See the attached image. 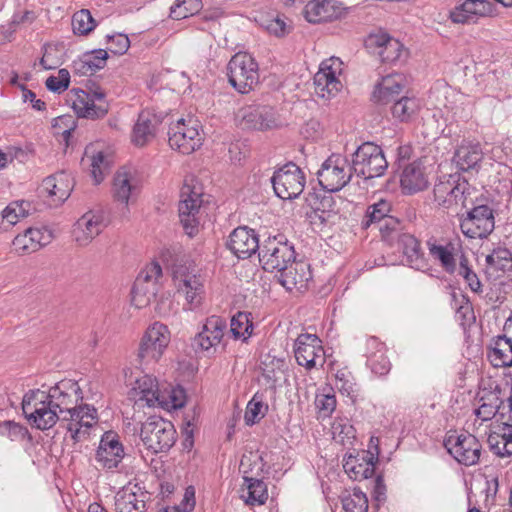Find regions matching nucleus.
I'll use <instances>...</instances> for the list:
<instances>
[{
    "mask_svg": "<svg viewBox=\"0 0 512 512\" xmlns=\"http://www.w3.org/2000/svg\"><path fill=\"white\" fill-rule=\"evenodd\" d=\"M226 70L229 84L241 94H248L259 83L258 63L248 53L233 55Z\"/></svg>",
    "mask_w": 512,
    "mask_h": 512,
    "instance_id": "nucleus-4",
    "label": "nucleus"
},
{
    "mask_svg": "<svg viewBox=\"0 0 512 512\" xmlns=\"http://www.w3.org/2000/svg\"><path fill=\"white\" fill-rule=\"evenodd\" d=\"M391 204L387 200L381 199L378 202L369 205L361 221V227L368 229L371 226H378L381 222L390 216Z\"/></svg>",
    "mask_w": 512,
    "mask_h": 512,
    "instance_id": "nucleus-46",
    "label": "nucleus"
},
{
    "mask_svg": "<svg viewBox=\"0 0 512 512\" xmlns=\"http://www.w3.org/2000/svg\"><path fill=\"white\" fill-rule=\"evenodd\" d=\"M488 444L493 453L499 457L512 455V424L503 423L488 436Z\"/></svg>",
    "mask_w": 512,
    "mask_h": 512,
    "instance_id": "nucleus-40",
    "label": "nucleus"
},
{
    "mask_svg": "<svg viewBox=\"0 0 512 512\" xmlns=\"http://www.w3.org/2000/svg\"><path fill=\"white\" fill-rule=\"evenodd\" d=\"M367 366L379 376H384L391 369V362L386 355L384 343L377 338L371 337L367 340Z\"/></svg>",
    "mask_w": 512,
    "mask_h": 512,
    "instance_id": "nucleus-34",
    "label": "nucleus"
},
{
    "mask_svg": "<svg viewBox=\"0 0 512 512\" xmlns=\"http://www.w3.org/2000/svg\"><path fill=\"white\" fill-rule=\"evenodd\" d=\"M372 497L378 505L386 500V486L381 475H378L374 480Z\"/></svg>",
    "mask_w": 512,
    "mask_h": 512,
    "instance_id": "nucleus-63",
    "label": "nucleus"
},
{
    "mask_svg": "<svg viewBox=\"0 0 512 512\" xmlns=\"http://www.w3.org/2000/svg\"><path fill=\"white\" fill-rule=\"evenodd\" d=\"M244 480L247 485V492L242 495V498L246 504L251 506L264 504L268 498L266 484L255 478L245 477Z\"/></svg>",
    "mask_w": 512,
    "mask_h": 512,
    "instance_id": "nucleus-47",
    "label": "nucleus"
},
{
    "mask_svg": "<svg viewBox=\"0 0 512 512\" xmlns=\"http://www.w3.org/2000/svg\"><path fill=\"white\" fill-rule=\"evenodd\" d=\"M493 5L488 0H465L450 11V19L457 24L470 22L474 16L485 17L491 15Z\"/></svg>",
    "mask_w": 512,
    "mask_h": 512,
    "instance_id": "nucleus-31",
    "label": "nucleus"
},
{
    "mask_svg": "<svg viewBox=\"0 0 512 512\" xmlns=\"http://www.w3.org/2000/svg\"><path fill=\"white\" fill-rule=\"evenodd\" d=\"M487 356L496 368L512 366V339L505 335L492 339Z\"/></svg>",
    "mask_w": 512,
    "mask_h": 512,
    "instance_id": "nucleus-36",
    "label": "nucleus"
},
{
    "mask_svg": "<svg viewBox=\"0 0 512 512\" xmlns=\"http://www.w3.org/2000/svg\"><path fill=\"white\" fill-rule=\"evenodd\" d=\"M131 396L139 407H153L156 403L164 404L160 398L157 381L150 375H144L135 381Z\"/></svg>",
    "mask_w": 512,
    "mask_h": 512,
    "instance_id": "nucleus-29",
    "label": "nucleus"
},
{
    "mask_svg": "<svg viewBox=\"0 0 512 512\" xmlns=\"http://www.w3.org/2000/svg\"><path fill=\"white\" fill-rule=\"evenodd\" d=\"M227 247L239 259H246L260 251L261 244L253 229L238 227L230 234Z\"/></svg>",
    "mask_w": 512,
    "mask_h": 512,
    "instance_id": "nucleus-23",
    "label": "nucleus"
},
{
    "mask_svg": "<svg viewBox=\"0 0 512 512\" xmlns=\"http://www.w3.org/2000/svg\"><path fill=\"white\" fill-rule=\"evenodd\" d=\"M468 182L460 181L459 176L450 175L447 180H440L433 189L434 200L439 206L451 209L458 204L465 206Z\"/></svg>",
    "mask_w": 512,
    "mask_h": 512,
    "instance_id": "nucleus-19",
    "label": "nucleus"
},
{
    "mask_svg": "<svg viewBox=\"0 0 512 512\" xmlns=\"http://www.w3.org/2000/svg\"><path fill=\"white\" fill-rule=\"evenodd\" d=\"M350 165L353 174L365 180L381 177L388 168L381 147L372 142H364L356 149Z\"/></svg>",
    "mask_w": 512,
    "mask_h": 512,
    "instance_id": "nucleus-6",
    "label": "nucleus"
},
{
    "mask_svg": "<svg viewBox=\"0 0 512 512\" xmlns=\"http://www.w3.org/2000/svg\"><path fill=\"white\" fill-rule=\"evenodd\" d=\"M398 244L407 265L416 270L428 269V260L421 248V242L413 234L407 232L399 234Z\"/></svg>",
    "mask_w": 512,
    "mask_h": 512,
    "instance_id": "nucleus-27",
    "label": "nucleus"
},
{
    "mask_svg": "<svg viewBox=\"0 0 512 512\" xmlns=\"http://www.w3.org/2000/svg\"><path fill=\"white\" fill-rule=\"evenodd\" d=\"M341 61L330 58L320 64L318 72L314 75L315 93L322 98H329L340 91L342 84L337 78Z\"/></svg>",
    "mask_w": 512,
    "mask_h": 512,
    "instance_id": "nucleus-20",
    "label": "nucleus"
},
{
    "mask_svg": "<svg viewBox=\"0 0 512 512\" xmlns=\"http://www.w3.org/2000/svg\"><path fill=\"white\" fill-rule=\"evenodd\" d=\"M253 332V323L251 314L246 312H238L235 314L230 323V333L235 340L246 341Z\"/></svg>",
    "mask_w": 512,
    "mask_h": 512,
    "instance_id": "nucleus-48",
    "label": "nucleus"
},
{
    "mask_svg": "<svg viewBox=\"0 0 512 512\" xmlns=\"http://www.w3.org/2000/svg\"><path fill=\"white\" fill-rule=\"evenodd\" d=\"M294 354L297 363L308 370L323 367L326 362L322 341L316 334H300L294 343Z\"/></svg>",
    "mask_w": 512,
    "mask_h": 512,
    "instance_id": "nucleus-16",
    "label": "nucleus"
},
{
    "mask_svg": "<svg viewBox=\"0 0 512 512\" xmlns=\"http://www.w3.org/2000/svg\"><path fill=\"white\" fill-rule=\"evenodd\" d=\"M486 263L488 269L502 272H512V253L506 248L495 249L487 255Z\"/></svg>",
    "mask_w": 512,
    "mask_h": 512,
    "instance_id": "nucleus-51",
    "label": "nucleus"
},
{
    "mask_svg": "<svg viewBox=\"0 0 512 512\" xmlns=\"http://www.w3.org/2000/svg\"><path fill=\"white\" fill-rule=\"evenodd\" d=\"M108 53L104 49H94L83 53L73 62V69L81 75H92L105 67Z\"/></svg>",
    "mask_w": 512,
    "mask_h": 512,
    "instance_id": "nucleus-37",
    "label": "nucleus"
},
{
    "mask_svg": "<svg viewBox=\"0 0 512 512\" xmlns=\"http://www.w3.org/2000/svg\"><path fill=\"white\" fill-rule=\"evenodd\" d=\"M353 172L348 161L340 155H331L317 172L319 184L329 192L340 191L351 180Z\"/></svg>",
    "mask_w": 512,
    "mask_h": 512,
    "instance_id": "nucleus-9",
    "label": "nucleus"
},
{
    "mask_svg": "<svg viewBox=\"0 0 512 512\" xmlns=\"http://www.w3.org/2000/svg\"><path fill=\"white\" fill-rule=\"evenodd\" d=\"M201 0H176L170 8V17L181 20L193 16L202 9Z\"/></svg>",
    "mask_w": 512,
    "mask_h": 512,
    "instance_id": "nucleus-52",
    "label": "nucleus"
},
{
    "mask_svg": "<svg viewBox=\"0 0 512 512\" xmlns=\"http://www.w3.org/2000/svg\"><path fill=\"white\" fill-rule=\"evenodd\" d=\"M403 88V77L400 74H390L382 78L376 86L373 97L378 101H391L394 95L401 92Z\"/></svg>",
    "mask_w": 512,
    "mask_h": 512,
    "instance_id": "nucleus-43",
    "label": "nucleus"
},
{
    "mask_svg": "<svg viewBox=\"0 0 512 512\" xmlns=\"http://www.w3.org/2000/svg\"><path fill=\"white\" fill-rule=\"evenodd\" d=\"M315 405L323 417L330 416L336 407V397L333 394H318Z\"/></svg>",
    "mask_w": 512,
    "mask_h": 512,
    "instance_id": "nucleus-59",
    "label": "nucleus"
},
{
    "mask_svg": "<svg viewBox=\"0 0 512 512\" xmlns=\"http://www.w3.org/2000/svg\"><path fill=\"white\" fill-rule=\"evenodd\" d=\"M483 159V151L479 143L463 140L455 149L453 163L462 171L478 169Z\"/></svg>",
    "mask_w": 512,
    "mask_h": 512,
    "instance_id": "nucleus-32",
    "label": "nucleus"
},
{
    "mask_svg": "<svg viewBox=\"0 0 512 512\" xmlns=\"http://www.w3.org/2000/svg\"><path fill=\"white\" fill-rule=\"evenodd\" d=\"M343 7L336 0H309L304 7V17L310 23L330 22L343 15Z\"/></svg>",
    "mask_w": 512,
    "mask_h": 512,
    "instance_id": "nucleus-25",
    "label": "nucleus"
},
{
    "mask_svg": "<svg viewBox=\"0 0 512 512\" xmlns=\"http://www.w3.org/2000/svg\"><path fill=\"white\" fill-rule=\"evenodd\" d=\"M482 404L475 410V414L482 421L491 420L500 409H504V401H502L496 393H489L481 398Z\"/></svg>",
    "mask_w": 512,
    "mask_h": 512,
    "instance_id": "nucleus-49",
    "label": "nucleus"
},
{
    "mask_svg": "<svg viewBox=\"0 0 512 512\" xmlns=\"http://www.w3.org/2000/svg\"><path fill=\"white\" fill-rule=\"evenodd\" d=\"M25 231L28 235H30V240L33 241L37 250L47 245L51 241V232L46 228H28Z\"/></svg>",
    "mask_w": 512,
    "mask_h": 512,
    "instance_id": "nucleus-62",
    "label": "nucleus"
},
{
    "mask_svg": "<svg viewBox=\"0 0 512 512\" xmlns=\"http://www.w3.org/2000/svg\"><path fill=\"white\" fill-rule=\"evenodd\" d=\"M458 275L462 276L473 292H481L482 285L478 276L468 266V259L464 254L459 256V266L456 269Z\"/></svg>",
    "mask_w": 512,
    "mask_h": 512,
    "instance_id": "nucleus-57",
    "label": "nucleus"
},
{
    "mask_svg": "<svg viewBox=\"0 0 512 512\" xmlns=\"http://www.w3.org/2000/svg\"><path fill=\"white\" fill-rule=\"evenodd\" d=\"M226 327V320L220 316L212 315L207 318L202 331L194 337L193 346L196 351L208 352L217 346L224 336Z\"/></svg>",
    "mask_w": 512,
    "mask_h": 512,
    "instance_id": "nucleus-21",
    "label": "nucleus"
},
{
    "mask_svg": "<svg viewBox=\"0 0 512 512\" xmlns=\"http://www.w3.org/2000/svg\"><path fill=\"white\" fill-rule=\"evenodd\" d=\"M103 220L100 216L92 213L84 214L73 226L72 238L80 246H86L93 238L101 233L104 228Z\"/></svg>",
    "mask_w": 512,
    "mask_h": 512,
    "instance_id": "nucleus-30",
    "label": "nucleus"
},
{
    "mask_svg": "<svg viewBox=\"0 0 512 512\" xmlns=\"http://www.w3.org/2000/svg\"><path fill=\"white\" fill-rule=\"evenodd\" d=\"M13 248L18 255L30 254L37 251V248L32 240H30V235L26 233L17 235L12 241Z\"/></svg>",
    "mask_w": 512,
    "mask_h": 512,
    "instance_id": "nucleus-60",
    "label": "nucleus"
},
{
    "mask_svg": "<svg viewBox=\"0 0 512 512\" xmlns=\"http://www.w3.org/2000/svg\"><path fill=\"white\" fill-rule=\"evenodd\" d=\"M420 109L421 101L418 98L405 96L393 103L391 113L400 122H410L417 117Z\"/></svg>",
    "mask_w": 512,
    "mask_h": 512,
    "instance_id": "nucleus-42",
    "label": "nucleus"
},
{
    "mask_svg": "<svg viewBox=\"0 0 512 512\" xmlns=\"http://www.w3.org/2000/svg\"><path fill=\"white\" fill-rule=\"evenodd\" d=\"M107 42L110 43L109 50L114 54L122 55L129 49V38L124 34L107 35Z\"/></svg>",
    "mask_w": 512,
    "mask_h": 512,
    "instance_id": "nucleus-61",
    "label": "nucleus"
},
{
    "mask_svg": "<svg viewBox=\"0 0 512 512\" xmlns=\"http://www.w3.org/2000/svg\"><path fill=\"white\" fill-rule=\"evenodd\" d=\"M160 119L149 110L142 111L133 128L132 141L137 146H144L155 136Z\"/></svg>",
    "mask_w": 512,
    "mask_h": 512,
    "instance_id": "nucleus-35",
    "label": "nucleus"
},
{
    "mask_svg": "<svg viewBox=\"0 0 512 512\" xmlns=\"http://www.w3.org/2000/svg\"><path fill=\"white\" fill-rule=\"evenodd\" d=\"M444 446L448 453L460 464L472 466L478 463L481 455V444L472 434L449 435Z\"/></svg>",
    "mask_w": 512,
    "mask_h": 512,
    "instance_id": "nucleus-15",
    "label": "nucleus"
},
{
    "mask_svg": "<svg viewBox=\"0 0 512 512\" xmlns=\"http://www.w3.org/2000/svg\"><path fill=\"white\" fill-rule=\"evenodd\" d=\"M133 182L132 173L127 168L122 167L119 169L114 176L112 188L114 200L127 206L137 191V187Z\"/></svg>",
    "mask_w": 512,
    "mask_h": 512,
    "instance_id": "nucleus-38",
    "label": "nucleus"
},
{
    "mask_svg": "<svg viewBox=\"0 0 512 512\" xmlns=\"http://www.w3.org/2000/svg\"><path fill=\"white\" fill-rule=\"evenodd\" d=\"M29 203L26 201L11 202L3 211L2 219L6 220L10 225H15L21 218L29 215Z\"/></svg>",
    "mask_w": 512,
    "mask_h": 512,
    "instance_id": "nucleus-54",
    "label": "nucleus"
},
{
    "mask_svg": "<svg viewBox=\"0 0 512 512\" xmlns=\"http://www.w3.org/2000/svg\"><path fill=\"white\" fill-rule=\"evenodd\" d=\"M66 399L70 403H75V407L66 408L70 414L69 423L66 430L71 433V438L75 443L88 438L89 429L96 423L97 411L94 407L83 404V392L76 379L66 378Z\"/></svg>",
    "mask_w": 512,
    "mask_h": 512,
    "instance_id": "nucleus-2",
    "label": "nucleus"
},
{
    "mask_svg": "<svg viewBox=\"0 0 512 512\" xmlns=\"http://www.w3.org/2000/svg\"><path fill=\"white\" fill-rule=\"evenodd\" d=\"M114 163L113 153L109 150L93 151L91 156V174L95 184H100Z\"/></svg>",
    "mask_w": 512,
    "mask_h": 512,
    "instance_id": "nucleus-45",
    "label": "nucleus"
},
{
    "mask_svg": "<svg viewBox=\"0 0 512 512\" xmlns=\"http://www.w3.org/2000/svg\"><path fill=\"white\" fill-rule=\"evenodd\" d=\"M162 267L158 262H151L143 268L132 287V300L137 307L146 306L160 290Z\"/></svg>",
    "mask_w": 512,
    "mask_h": 512,
    "instance_id": "nucleus-14",
    "label": "nucleus"
},
{
    "mask_svg": "<svg viewBox=\"0 0 512 512\" xmlns=\"http://www.w3.org/2000/svg\"><path fill=\"white\" fill-rule=\"evenodd\" d=\"M341 502L344 512L368 511V498L360 488H354L351 492L343 495Z\"/></svg>",
    "mask_w": 512,
    "mask_h": 512,
    "instance_id": "nucleus-50",
    "label": "nucleus"
},
{
    "mask_svg": "<svg viewBox=\"0 0 512 512\" xmlns=\"http://www.w3.org/2000/svg\"><path fill=\"white\" fill-rule=\"evenodd\" d=\"M59 183H63L62 171L46 177L40 187V195L51 208L59 207L63 202V189L59 186Z\"/></svg>",
    "mask_w": 512,
    "mask_h": 512,
    "instance_id": "nucleus-41",
    "label": "nucleus"
},
{
    "mask_svg": "<svg viewBox=\"0 0 512 512\" xmlns=\"http://www.w3.org/2000/svg\"><path fill=\"white\" fill-rule=\"evenodd\" d=\"M140 438L151 452H166L176 441V430L170 421L161 417H150L141 426Z\"/></svg>",
    "mask_w": 512,
    "mask_h": 512,
    "instance_id": "nucleus-8",
    "label": "nucleus"
},
{
    "mask_svg": "<svg viewBox=\"0 0 512 512\" xmlns=\"http://www.w3.org/2000/svg\"><path fill=\"white\" fill-rule=\"evenodd\" d=\"M0 435L12 441H23L29 438V432L25 426L10 420L0 422Z\"/></svg>",
    "mask_w": 512,
    "mask_h": 512,
    "instance_id": "nucleus-56",
    "label": "nucleus"
},
{
    "mask_svg": "<svg viewBox=\"0 0 512 512\" xmlns=\"http://www.w3.org/2000/svg\"><path fill=\"white\" fill-rule=\"evenodd\" d=\"M375 450L376 454L363 451L361 456L348 455L344 457L343 468L351 479L361 481L373 476L379 454L377 444Z\"/></svg>",
    "mask_w": 512,
    "mask_h": 512,
    "instance_id": "nucleus-22",
    "label": "nucleus"
},
{
    "mask_svg": "<svg viewBox=\"0 0 512 512\" xmlns=\"http://www.w3.org/2000/svg\"><path fill=\"white\" fill-rule=\"evenodd\" d=\"M60 383L50 388L49 392L35 390L29 391L23 397L22 410L29 423L40 430L53 427L58 420V411H62L60 404L53 401L61 396Z\"/></svg>",
    "mask_w": 512,
    "mask_h": 512,
    "instance_id": "nucleus-1",
    "label": "nucleus"
},
{
    "mask_svg": "<svg viewBox=\"0 0 512 512\" xmlns=\"http://www.w3.org/2000/svg\"><path fill=\"white\" fill-rule=\"evenodd\" d=\"M105 96L99 86H91L88 90L72 89L68 94L76 115L91 120L103 118L108 113Z\"/></svg>",
    "mask_w": 512,
    "mask_h": 512,
    "instance_id": "nucleus-7",
    "label": "nucleus"
},
{
    "mask_svg": "<svg viewBox=\"0 0 512 512\" xmlns=\"http://www.w3.org/2000/svg\"><path fill=\"white\" fill-rule=\"evenodd\" d=\"M494 215L488 205H478L461 221L462 233L471 238H485L494 230Z\"/></svg>",
    "mask_w": 512,
    "mask_h": 512,
    "instance_id": "nucleus-17",
    "label": "nucleus"
},
{
    "mask_svg": "<svg viewBox=\"0 0 512 512\" xmlns=\"http://www.w3.org/2000/svg\"><path fill=\"white\" fill-rule=\"evenodd\" d=\"M174 281L177 293L185 299L184 310H195L204 299V282L200 275L190 272L175 271Z\"/></svg>",
    "mask_w": 512,
    "mask_h": 512,
    "instance_id": "nucleus-18",
    "label": "nucleus"
},
{
    "mask_svg": "<svg viewBox=\"0 0 512 512\" xmlns=\"http://www.w3.org/2000/svg\"><path fill=\"white\" fill-rule=\"evenodd\" d=\"M271 182L274 192L279 198L291 200L303 192L305 176L296 164L289 162L274 172Z\"/></svg>",
    "mask_w": 512,
    "mask_h": 512,
    "instance_id": "nucleus-13",
    "label": "nucleus"
},
{
    "mask_svg": "<svg viewBox=\"0 0 512 512\" xmlns=\"http://www.w3.org/2000/svg\"><path fill=\"white\" fill-rule=\"evenodd\" d=\"M369 46L378 48V55L382 62L396 63L404 59L407 51L404 45L397 39L390 37L386 33L370 35L368 39Z\"/></svg>",
    "mask_w": 512,
    "mask_h": 512,
    "instance_id": "nucleus-26",
    "label": "nucleus"
},
{
    "mask_svg": "<svg viewBox=\"0 0 512 512\" xmlns=\"http://www.w3.org/2000/svg\"><path fill=\"white\" fill-rule=\"evenodd\" d=\"M268 406L255 395L247 404L244 420L247 425L258 423L266 414Z\"/></svg>",
    "mask_w": 512,
    "mask_h": 512,
    "instance_id": "nucleus-55",
    "label": "nucleus"
},
{
    "mask_svg": "<svg viewBox=\"0 0 512 512\" xmlns=\"http://www.w3.org/2000/svg\"><path fill=\"white\" fill-rule=\"evenodd\" d=\"M169 145L182 154H191L202 145L203 137L197 120L189 118L179 119L171 125L169 132Z\"/></svg>",
    "mask_w": 512,
    "mask_h": 512,
    "instance_id": "nucleus-11",
    "label": "nucleus"
},
{
    "mask_svg": "<svg viewBox=\"0 0 512 512\" xmlns=\"http://www.w3.org/2000/svg\"><path fill=\"white\" fill-rule=\"evenodd\" d=\"M312 278L309 265L295 260L279 273L278 280L287 290L306 288Z\"/></svg>",
    "mask_w": 512,
    "mask_h": 512,
    "instance_id": "nucleus-33",
    "label": "nucleus"
},
{
    "mask_svg": "<svg viewBox=\"0 0 512 512\" xmlns=\"http://www.w3.org/2000/svg\"><path fill=\"white\" fill-rule=\"evenodd\" d=\"M180 196L178 206L180 222L186 234L192 237L198 232L200 225L198 214L203 202L201 188L186 181Z\"/></svg>",
    "mask_w": 512,
    "mask_h": 512,
    "instance_id": "nucleus-10",
    "label": "nucleus"
},
{
    "mask_svg": "<svg viewBox=\"0 0 512 512\" xmlns=\"http://www.w3.org/2000/svg\"><path fill=\"white\" fill-rule=\"evenodd\" d=\"M295 259L294 246L284 234L269 236L261 244L259 261L265 271L280 273Z\"/></svg>",
    "mask_w": 512,
    "mask_h": 512,
    "instance_id": "nucleus-3",
    "label": "nucleus"
},
{
    "mask_svg": "<svg viewBox=\"0 0 512 512\" xmlns=\"http://www.w3.org/2000/svg\"><path fill=\"white\" fill-rule=\"evenodd\" d=\"M400 185L404 193L414 194L428 186V179L420 164L407 165L401 174Z\"/></svg>",
    "mask_w": 512,
    "mask_h": 512,
    "instance_id": "nucleus-39",
    "label": "nucleus"
},
{
    "mask_svg": "<svg viewBox=\"0 0 512 512\" xmlns=\"http://www.w3.org/2000/svg\"><path fill=\"white\" fill-rule=\"evenodd\" d=\"M427 247L430 256L439 262L442 269L453 274L458 268L456 265L457 258L461 252V246L457 243L447 242L446 244H438L435 240L427 241Z\"/></svg>",
    "mask_w": 512,
    "mask_h": 512,
    "instance_id": "nucleus-28",
    "label": "nucleus"
},
{
    "mask_svg": "<svg viewBox=\"0 0 512 512\" xmlns=\"http://www.w3.org/2000/svg\"><path fill=\"white\" fill-rule=\"evenodd\" d=\"M235 122L243 130L270 131L285 125L277 110L268 105H248L235 114Z\"/></svg>",
    "mask_w": 512,
    "mask_h": 512,
    "instance_id": "nucleus-5",
    "label": "nucleus"
},
{
    "mask_svg": "<svg viewBox=\"0 0 512 512\" xmlns=\"http://www.w3.org/2000/svg\"><path fill=\"white\" fill-rule=\"evenodd\" d=\"M170 342V332L166 325L154 322L141 338L137 357L142 363L156 362L163 355Z\"/></svg>",
    "mask_w": 512,
    "mask_h": 512,
    "instance_id": "nucleus-12",
    "label": "nucleus"
},
{
    "mask_svg": "<svg viewBox=\"0 0 512 512\" xmlns=\"http://www.w3.org/2000/svg\"><path fill=\"white\" fill-rule=\"evenodd\" d=\"M71 25L74 34L87 35L96 27V22L89 10L82 9L74 13Z\"/></svg>",
    "mask_w": 512,
    "mask_h": 512,
    "instance_id": "nucleus-53",
    "label": "nucleus"
},
{
    "mask_svg": "<svg viewBox=\"0 0 512 512\" xmlns=\"http://www.w3.org/2000/svg\"><path fill=\"white\" fill-rule=\"evenodd\" d=\"M267 30L270 33L280 37L284 36L288 32V27L283 19L276 17L269 21Z\"/></svg>",
    "mask_w": 512,
    "mask_h": 512,
    "instance_id": "nucleus-64",
    "label": "nucleus"
},
{
    "mask_svg": "<svg viewBox=\"0 0 512 512\" xmlns=\"http://www.w3.org/2000/svg\"><path fill=\"white\" fill-rule=\"evenodd\" d=\"M145 500L143 494L137 495L128 489L117 492L115 509L117 512H144Z\"/></svg>",
    "mask_w": 512,
    "mask_h": 512,
    "instance_id": "nucleus-44",
    "label": "nucleus"
},
{
    "mask_svg": "<svg viewBox=\"0 0 512 512\" xmlns=\"http://www.w3.org/2000/svg\"><path fill=\"white\" fill-rule=\"evenodd\" d=\"M124 457V448L114 431L105 432L96 453L97 461L107 469L117 468Z\"/></svg>",
    "mask_w": 512,
    "mask_h": 512,
    "instance_id": "nucleus-24",
    "label": "nucleus"
},
{
    "mask_svg": "<svg viewBox=\"0 0 512 512\" xmlns=\"http://www.w3.org/2000/svg\"><path fill=\"white\" fill-rule=\"evenodd\" d=\"M377 228L380 231L382 238L386 241H393L394 239L398 240L399 234L403 233L400 231L399 220L391 215L385 218Z\"/></svg>",
    "mask_w": 512,
    "mask_h": 512,
    "instance_id": "nucleus-58",
    "label": "nucleus"
}]
</instances>
